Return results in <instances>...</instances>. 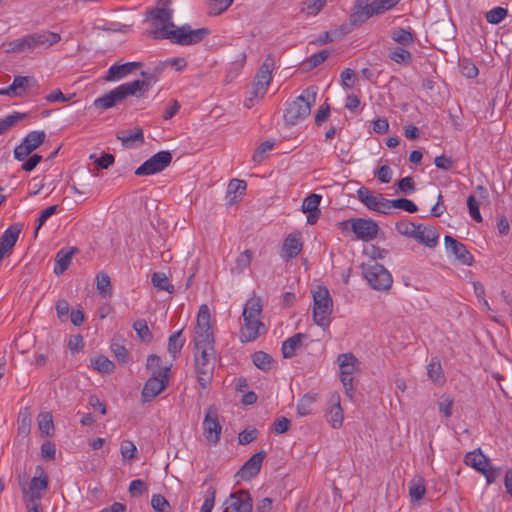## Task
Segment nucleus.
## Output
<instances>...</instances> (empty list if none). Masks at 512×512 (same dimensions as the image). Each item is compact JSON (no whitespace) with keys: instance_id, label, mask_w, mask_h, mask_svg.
I'll list each match as a JSON object with an SVG mask.
<instances>
[{"instance_id":"nucleus-1","label":"nucleus","mask_w":512,"mask_h":512,"mask_svg":"<svg viewBox=\"0 0 512 512\" xmlns=\"http://www.w3.org/2000/svg\"><path fill=\"white\" fill-rule=\"evenodd\" d=\"M170 0H158L157 6L150 9L147 16L154 21L151 34L155 39H169L172 43L187 46L200 43L210 33L207 28L193 30L189 25L176 27L172 22L173 10Z\"/></svg>"},{"instance_id":"nucleus-2","label":"nucleus","mask_w":512,"mask_h":512,"mask_svg":"<svg viewBox=\"0 0 512 512\" xmlns=\"http://www.w3.org/2000/svg\"><path fill=\"white\" fill-rule=\"evenodd\" d=\"M215 342H194V368L197 381L206 389L213 380L215 367Z\"/></svg>"},{"instance_id":"nucleus-3","label":"nucleus","mask_w":512,"mask_h":512,"mask_svg":"<svg viewBox=\"0 0 512 512\" xmlns=\"http://www.w3.org/2000/svg\"><path fill=\"white\" fill-rule=\"evenodd\" d=\"M318 88L307 87L300 96L287 104L284 112V121L287 125L293 126L310 115L311 107L316 102Z\"/></svg>"},{"instance_id":"nucleus-4","label":"nucleus","mask_w":512,"mask_h":512,"mask_svg":"<svg viewBox=\"0 0 512 512\" xmlns=\"http://www.w3.org/2000/svg\"><path fill=\"white\" fill-rule=\"evenodd\" d=\"M275 56L268 54L260 68L258 69L253 83L251 96L245 100V106L251 108L254 105L255 99L263 98L267 92V89L272 81V72L275 69Z\"/></svg>"},{"instance_id":"nucleus-5","label":"nucleus","mask_w":512,"mask_h":512,"mask_svg":"<svg viewBox=\"0 0 512 512\" xmlns=\"http://www.w3.org/2000/svg\"><path fill=\"white\" fill-rule=\"evenodd\" d=\"M400 0H356L350 21L353 25L364 23L373 15L393 8Z\"/></svg>"},{"instance_id":"nucleus-6","label":"nucleus","mask_w":512,"mask_h":512,"mask_svg":"<svg viewBox=\"0 0 512 512\" xmlns=\"http://www.w3.org/2000/svg\"><path fill=\"white\" fill-rule=\"evenodd\" d=\"M313 302V320L315 324L322 328L328 327L333 309V301L329 290L324 286H319L313 292Z\"/></svg>"},{"instance_id":"nucleus-7","label":"nucleus","mask_w":512,"mask_h":512,"mask_svg":"<svg viewBox=\"0 0 512 512\" xmlns=\"http://www.w3.org/2000/svg\"><path fill=\"white\" fill-rule=\"evenodd\" d=\"M139 84L137 82L123 83L108 93L96 98L93 105L102 110L110 109L122 103L127 97L135 96Z\"/></svg>"},{"instance_id":"nucleus-8","label":"nucleus","mask_w":512,"mask_h":512,"mask_svg":"<svg viewBox=\"0 0 512 512\" xmlns=\"http://www.w3.org/2000/svg\"><path fill=\"white\" fill-rule=\"evenodd\" d=\"M362 274L369 285L379 291L390 289L393 279L389 271L376 261H369L361 265Z\"/></svg>"},{"instance_id":"nucleus-9","label":"nucleus","mask_w":512,"mask_h":512,"mask_svg":"<svg viewBox=\"0 0 512 512\" xmlns=\"http://www.w3.org/2000/svg\"><path fill=\"white\" fill-rule=\"evenodd\" d=\"M349 225L356 238L366 242L376 238L379 231L377 223L371 219L353 218L339 223L343 230L347 229Z\"/></svg>"},{"instance_id":"nucleus-10","label":"nucleus","mask_w":512,"mask_h":512,"mask_svg":"<svg viewBox=\"0 0 512 512\" xmlns=\"http://www.w3.org/2000/svg\"><path fill=\"white\" fill-rule=\"evenodd\" d=\"M337 362L339 363L340 377L345 393L351 398L354 390V373L360 363L352 353H343L338 355Z\"/></svg>"},{"instance_id":"nucleus-11","label":"nucleus","mask_w":512,"mask_h":512,"mask_svg":"<svg viewBox=\"0 0 512 512\" xmlns=\"http://www.w3.org/2000/svg\"><path fill=\"white\" fill-rule=\"evenodd\" d=\"M49 477L42 466H37L35 476L31 479L28 488H23L25 501L41 502L43 494L47 491Z\"/></svg>"},{"instance_id":"nucleus-12","label":"nucleus","mask_w":512,"mask_h":512,"mask_svg":"<svg viewBox=\"0 0 512 512\" xmlns=\"http://www.w3.org/2000/svg\"><path fill=\"white\" fill-rule=\"evenodd\" d=\"M172 154L169 151H159L135 170L137 176H149L162 172L170 165Z\"/></svg>"},{"instance_id":"nucleus-13","label":"nucleus","mask_w":512,"mask_h":512,"mask_svg":"<svg viewBox=\"0 0 512 512\" xmlns=\"http://www.w3.org/2000/svg\"><path fill=\"white\" fill-rule=\"evenodd\" d=\"M169 370L170 368H166L162 372H157L154 376L151 375V377L146 381L141 393L143 402L152 401L168 386Z\"/></svg>"},{"instance_id":"nucleus-14","label":"nucleus","mask_w":512,"mask_h":512,"mask_svg":"<svg viewBox=\"0 0 512 512\" xmlns=\"http://www.w3.org/2000/svg\"><path fill=\"white\" fill-rule=\"evenodd\" d=\"M202 427L208 443L216 445L220 441L222 426L219 422L218 411L214 405L207 408Z\"/></svg>"},{"instance_id":"nucleus-15","label":"nucleus","mask_w":512,"mask_h":512,"mask_svg":"<svg viewBox=\"0 0 512 512\" xmlns=\"http://www.w3.org/2000/svg\"><path fill=\"white\" fill-rule=\"evenodd\" d=\"M224 511L229 512H252L253 499L248 490L240 489L232 492L223 503Z\"/></svg>"},{"instance_id":"nucleus-16","label":"nucleus","mask_w":512,"mask_h":512,"mask_svg":"<svg viewBox=\"0 0 512 512\" xmlns=\"http://www.w3.org/2000/svg\"><path fill=\"white\" fill-rule=\"evenodd\" d=\"M194 342H215L212 327L210 323V310L207 305L203 304L200 306L197 323L195 328Z\"/></svg>"},{"instance_id":"nucleus-17","label":"nucleus","mask_w":512,"mask_h":512,"mask_svg":"<svg viewBox=\"0 0 512 512\" xmlns=\"http://www.w3.org/2000/svg\"><path fill=\"white\" fill-rule=\"evenodd\" d=\"M34 87H38V83L33 76H15L10 86L0 89V95L21 97Z\"/></svg>"},{"instance_id":"nucleus-18","label":"nucleus","mask_w":512,"mask_h":512,"mask_svg":"<svg viewBox=\"0 0 512 512\" xmlns=\"http://www.w3.org/2000/svg\"><path fill=\"white\" fill-rule=\"evenodd\" d=\"M444 242L448 251L451 252L461 264L467 266L473 264L474 258L463 243L449 235L444 237Z\"/></svg>"},{"instance_id":"nucleus-19","label":"nucleus","mask_w":512,"mask_h":512,"mask_svg":"<svg viewBox=\"0 0 512 512\" xmlns=\"http://www.w3.org/2000/svg\"><path fill=\"white\" fill-rule=\"evenodd\" d=\"M266 457V451L260 450L252 455L237 472L242 479H250L257 476L261 470L262 462Z\"/></svg>"},{"instance_id":"nucleus-20","label":"nucleus","mask_w":512,"mask_h":512,"mask_svg":"<svg viewBox=\"0 0 512 512\" xmlns=\"http://www.w3.org/2000/svg\"><path fill=\"white\" fill-rule=\"evenodd\" d=\"M243 321L239 336L242 343L254 341L258 336L266 332L265 325L260 319H247Z\"/></svg>"},{"instance_id":"nucleus-21","label":"nucleus","mask_w":512,"mask_h":512,"mask_svg":"<svg viewBox=\"0 0 512 512\" xmlns=\"http://www.w3.org/2000/svg\"><path fill=\"white\" fill-rule=\"evenodd\" d=\"M28 36V49L33 50L39 47L48 48L51 45L58 43L61 39L58 33L43 31L40 33H32Z\"/></svg>"},{"instance_id":"nucleus-22","label":"nucleus","mask_w":512,"mask_h":512,"mask_svg":"<svg viewBox=\"0 0 512 512\" xmlns=\"http://www.w3.org/2000/svg\"><path fill=\"white\" fill-rule=\"evenodd\" d=\"M412 238L422 245L434 248L438 243L439 233L432 226L418 224Z\"/></svg>"},{"instance_id":"nucleus-23","label":"nucleus","mask_w":512,"mask_h":512,"mask_svg":"<svg viewBox=\"0 0 512 512\" xmlns=\"http://www.w3.org/2000/svg\"><path fill=\"white\" fill-rule=\"evenodd\" d=\"M142 64L140 62H127L124 64H113L103 77L105 81H119L131 74L134 70L139 68Z\"/></svg>"},{"instance_id":"nucleus-24","label":"nucleus","mask_w":512,"mask_h":512,"mask_svg":"<svg viewBox=\"0 0 512 512\" xmlns=\"http://www.w3.org/2000/svg\"><path fill=\"white\" fill-rule=\"evenodd\" d=\"M303 247L300 233L289 234L283 242L281 257L285 260L295 258L299 255Z\"/></svg>"},{"instance_id":"nucleus-25","label":"nucleus","mask_w":512,"mask_h":512,"mask_svg":"<svg viewBox=\"0 0 512 512\" xmlns=\"http://www.w3.org/2000/svg\"><path fill=\"white\" fill-rule=\"evenodd\" d=\"M329 405V409L326 413L327 422L331 425L332 428L338 429L342 426L344 418L343 410L340 405L339 394L331 395Z\"/></svg>"},{"instance_id":"nucleus-26","label":"nucleus","mask_w":512,"mask_h":512,"mask_svg":"<svg viewBox=\"0 0 512 512\" xmlns=\"http://www.w3.org/2000/svg\"><path fill=\"white\" fill-rule=\"evenodd\" d=\"M116 138L121 141L122 145L127 148L134 147L135 142L144 143L143 130L140 127L134 128L132 131H118Z\"/></svg>"},{"instance_id":"nucleus-27","label":"nucleus","mask_w":512,"mask_h":512,"mask_svg":"<svg viewBox=\"0 0 512 512\" xmlns=\"http://www.w3.org/2000/svg\"><path fill=\"white\" fill-rule=\"evenodd\" d=\"M307 335L304 333H296L293 336L286 339L282 344V355L284 358L289 359L295 356L296 350L300 348L301 343Z\"/></svg>"},{"instance_id":"nucleus-28","label":"nucleus","mask_w":512,"mask_h":512,"mask_svg":"<svg viewBox=\"0 0 512 512\" xmlns=\"http://www.w3.org/2000/svg\"><path fill=\"white\" fill-rule=\"evenodd\" d=\"M21 230L22 225L20 224H13L9 226L0 238V247L11 251L18 240Z\"/></svg>"},{"instance_id":"nucleus-29","label":"nucleus","mask_w":512,"mask_h":512,"mask_svg":"<svg viewBox=\"0 0 512 512\" xmlns=\"http://www.w3.org/2000/svg\"><path fill=\"white\" fill-rule=\"evenodd\" d=\"M161 70V68L156 67L152 73L146 71L141 72L143 79L133 81L139 84L138 90L135 93V97H143L145 95L152 83L157 81V75L161 72Z\"/></svg>"},{"instance_id":"nucleus-30","label":"nucleus","mask_w":512,"mask_h":512,"mask_svg":"<svg viewBox=\"0 0 512 512\" xmlns=\"http://www.w3.org/2000/svg\"><path fill=\"white\" fill-rule=\"evenodd\" d=\"M76 248L61 249L58 251L55 259L54 273L56 275L63 274L69 267L73 254Z\"/></svg>"},{"instance_id":"nucleus-31","label":"nucleus","mask_w":512,"mask_h":512,"mask_svg":"<svg viewBox=\"0 0 512 512\" xmlns=\"http://www.w3.org/2000/svg\"><path fill=\"white\" fill-rule=\"evenodd\" d=\"M358 199L372 211H377L382 196H374L372 192L365 187H361L357 191Z\"/></svg>"},{"instance_id":"nucleus-32","label":"nucleus","mask_w":512,"mask_h":512,"mask_svg":"<svg viewBox=\"0 0 512 512\" xmlns=\"http://www.w3.org/2000/svg\"><path fill=\"white\" fill-rule=\"evenodd\" d=\"M465 463L477 471L481 472L489 464L488 458L481 452L480 449L469 452L465 456Z\"/></svg>"},{"instance_id":"nucleus-33","label":"nucleus","mask_w":512,"mask_h":512,"mask_svg":"<svg viewBox=\"0 0 512 512\" xmlns=\"http://www.w3.org/2000/svg\"><path fill=\"white\" fill-rule=\"evenodd\" d=\"M27 117L28 113L13 112L12 114L7 115L5 118L0 119V135L4 134L11 127L26 119Z\"/></svg>"},{"instance_id":"nucleus-34","label":"nucleus","mask_w":512,"mask_h":512,"mask_svg":"<svg viewBox=\"0 0 512 512\" xmlns=\"http://www.w3.org/2000/svg\"><path fill=\"white\" fill-rule=\"evenodd\" d=\"M262 311V306L259 299H250L247 301L242 317L243 320L247 319H259Z\"/></svg>"},{"instance_id":"nucleus-35","label":"nucleus","mask_w":512,"mask_h":512,"mask_svg":"<svg viewBox=\"0 0 512 512\" xmlns=\"http://www.w3.org/2000/svg\"><path fill=\"white\" fill-rule=\"evenodd\" d=\"M96 288L98 293L103 297H110L112 295V285L110 277L103 272L96 275Z\"/></svg>"},{"instance_id":"nucleus-36","label":"nucleus","mask_w":512,"mask_h":512,"mask_svg":"<svg viewBox=\"0 0 512 512\" xmlns=\"http://www.w3.org/2000/svg\"><path fill=\"white\" fill-rule=\"evenodd\" d=\"M391 38L402 46H408L414 42V35L411 31L404 28H394L391 32Z\"/></svg>"},{"instance_id":"nucleus-37","label":"nucleus","mask_w":512,"mask_h":512,"mask_svg":"<svg viewBox=\"0 0 512 512\" xmlns=\"http://www.w3.org/2000/svg\"><path fill=\"white\" fill-rule=\"evenodd\" d=\"M254 365L262 371H269L272 366L273 358L264 351H257L252 355Z\"/></svg>"},{"instance_id":"nucleus-38","label":"nucleus","mask_w":512,"mask_h":512,"mask_svg":"<svg viewBox=\"0 0 512 512\" xmlns=\"http://www.w3.org/2000/svg\"><path fill=\"white\" fill-rule=\"evenodd\" d=\"M45 138L44 131H31L24 137L23 142L33 152L45 141Z\"/></svg>"},{"instance_id":"nucleus-39","label":"nucleus","mask_w":512,"mask_h":512,"mask_svg":"<svg viewBox=\"0 0 512 512\" xmlns=\"http://www.w3.org/2000/svg\"><path fill=\"white\" fill-rule=\"evenodd\" d=\"M151 282L158 290L167 291L172 293L174 286L170 284L168 277L163 272H155L152 274Z\"/></svg>"},{"instance_id":"nucleus-40","label":"nucleus","mask_w":512,"mask_h":512,"mask_svg":"<svg viewBox=\"0 0 512 512\" xmlns=\"http://www.w3.org/2000/svg\"><path fill=\"white\" fill-rule=\"evenodd\" d=\"M91 365L100 373H111L115 368L114 363L103 355L92 358Z\"/></svg>"},{"instance_id":"nucleus-41","label":"nucleus","mask_w":512,"mask_h":512,"mask_svg":"<svg viewBox=\"0 0 512 512\" xmlns=\"http://www.w3.org/2000/svg\"><path fill=\"white\" fill-rule=\"evenodd\" d=\"M182 330L174 332L168 339V352L175 358L181 351L185 340L181 338Z\"/></svg>"},{"instance_id":"nucleus-42","label":"nucleus","mask_w":512,"mask_h":512,"mask_svg":"<svg viewBox=\"0 0 512 512\" xmlns=\"http://www.w3.org/2000/svg\"><path fill=\"white\" fill-rule=\"evenodd\" d=\"M31 428V415L28 408H24L19 413L18 433L22 436H28Z\"/></svg>"},{"instance_id":"nucleus-43","label":"nucleus","mask_w":512,"mask_h":512,"mask_svg":"<svg viewBox=\"0 0 512 512\" xmlns=\"http://www.w3.org/2000/svg\"><path fill=\"white\" fill-rule=\"evenodd\" d=\"M133 328L138 337L144 342H150L153 335L144 319H138L134 322Z\"/></svg>"},{"instance_id":"nucleus-44","label":"nucleus","mask_w":512,"mask_h":512,"mask_svg":"<svg viewBox=\"0 0 512 512\" xmlns=\"http://www.w3.org/2000/svg\"><path fill=\"white\" fill-rule=\"evenodd\" d=\"M316 401L315 395L306 394L304 395L299 403L297 404V413L300 416H306L311 414L312 412V405Z\"/></svg>"},{"instance_id":"nucleus-45","label":"nucleus","mask_w":512,"mask_h":512,"mask_svg":"<svg viewBox=\"0 0 512 512\" xmlns=\"http://www.w3.org/2000/svg\"><path fill=\"white\" fill-rule=\"evenodd\" d=\"M390 59L398 64H410L412 62V54L401 47H397L390 52Z\"/></svg>"},{"instance_id":"nucleus-46","label":"nucleus","mask_w":512,"mask_h":512,"mask_svg":"<svg viewBox=\"0 0 512 512\" xmlns=\"http://www.w3.org/2000/svg\"><path fill=\"white\" fill-rule=\"evenodd\" d=\"M508 15V10L503 7H494L486 12V20L490 24H499Z\"/></svg>"},{"instance_id":"nucleus-47","label":"nucleus","mask_w":512,"mask_h":512,"mask_svg":"<svg viewBox=\"0 0 512 512\" xmlns=\"http://www.w3.org/2000/svg\"><path fill=\"white\" fill-rule=\"evenodd\" d=\"M330 55V52L328 50H321L318 53L313 54L310 56L306 61L303 63L306 67V70H312L315 67L322 64Z\"/></svg>"},{"instance_id":"nucleus-48","label":"nucleus","mask_w":512,"mask_h":512,"mask_svg":"<svg viewBox=\"0 0 512 512\" xmlns=\"http://www.w3.org/2000/svg\"><path fill=\"white\" fill-rule=\"evenodd\" d=\"M429 378L436 384L444 382V375L441 364L439 362H431L427 367Z\"/></svg>"},{"instance_id":"nucleus-49","label":"nucleus","mask_w":512,"mask_h":512,"mask_svg":"<svg viewBox=\"0 0 512 512\" xmlns=\"http://www.w3.org/2000/svg\"><path fill=\"white\" fill-rule=\"evenodd\" d=\"M232 2L233 0H210L208 12L210 15H220L230 7Z\"/></svg>"},{"instance_id":"nucleus-50","label":"nucleus","mask_w":512,"mask_h":512,"mask_svg":"<svg viewBox=\"0 0 512 512\" xmlns=\"http://www.w3.org/2000/svg\"><path fill=\"white\" fill-rule=\"evenodd\" d=\"M321 199H322V197L318 194L313 193V194L309 195L308 197H306L303 200L302 211L304 213L320 211L319 204H320Z\"/></svg>"},{"instance_id":"nucleus-51","label":"nucleus","mask_w":512,"mask_h":512,"mask_svg":"<svg viewBox=\"0 0 512 512\" xmlns=\"http://www.w3.org/2000/svg\"><path fill=\"white\" fill-rule=\"evenodd\" d=\"M252 261V252L251 250H245L240 253L236 259V265L233 268V272L241 273L245 268H247Z\"/></svg>"},{"instance_id":"nucleus-52","label":"nucleus","mask_w":512,"mask_h":512,"mask_svg":"<svg viewBox=\"0 0 512 512\" xmlns=\"http://www.w3.org/2000/svg\"><path fill=\"white\" fill-rule=\"evenodd\" d=\"M151 506L156 512H170L171 505L161 494H154L151 498Z\"/></svg>"},{"instance_id":"nucleus-53","label":"nucleus","mask_w":512,"mask_h":512,"mask_svg":"<svg viewBox=\"0 0 512 512\" xmlns=\"http://www.w3.org/2000/svg\"><path fill=\"white\" fill-rule=\"evenodd\" d=\"M417 225L418 224L408 220H401L396 223L395 229L399 234L412 238L414 231L417 229Z\"/></svg>"},{"instance_id":"nucleus-54","label":"nucleus","mask_w":512,"mask_h":512,"mask_svg":"<svg viewBox=\"0 0 512 512\" xmlns=\"http://www.w3.org/2000/svg\"><path fill=\"white\" fill-rule=\"evenodd\" d=\"M426 492V487L422 480L411 482L409 486V494L413 501L422 499Z\"/></svg>"},{"instance_id":"nucleus-55","label":"nucleus","mask_w":512,"mask_h":512,"mask_svg":"<svg viewBox=\"0 0 512 512\" xmlns=\"http://www.w3.org/2000/svg\"><path fill=\"white\" fill-rule=\"evenodd\" d=\"M391 203L394 208L402 209L408 213H415L418 211L417 205L413 201L406 198L394 199Z\"/></svg>"},{"instance_id":"nucleus-56","label":"nucleus","mask_w":512,"mask_h":512,"mask_svg":"<svg viewBox=\"0 0 512 512\" xmlns=\"http://www.w3.org/2000/svg\"><path fill=\"white\" fill-rule=\"evenodd\" d=\"M38 425H39V429L42 433L49 435L50 431L54 429V424H53L51 414L50 413L40 414L38 417Z\"/></svg>"},{"instance_id":"nucleus-57","label":"nucleus","mask_w":512,"mask_h":512,"mask_svg":"<svg viewBox=\"0 0 512 512\" xmlns=\"http://www.w3.org/2000/svg\"><path fill=\"white\" fill-rule=\"evenodd\" d=\"M111 350L119 363L125 364L128 362L129 353L124 345L119 343H112Z\"/></svg>"},{"instance_id":"nucleus-58","label":"nucleus","mask_w":512,"mask_h":512,"mask_svg":"<svg viewBox=\"0 0 512 512\" xmlns=\"http://www.w3.org/2000/svg\"><path fill=\"white\" fill-rule=\"evenodd\" d=\"M467 206L469 210V214L471 218L480 223L482 222V216L480 214L479 210V202L476 200V198L473 195H470L467 199Z\"/></svg>"},{"instance_id":"nucleus-59","label":"nucleus","mask_w":512,"mask_h":512,"mask_svg":"<svg viewBox=\"0 0 512 512\" xmlns=\"http://www.w3.org/2000/svg\"><path fill=\"white\" fill-rule=\"evenodd\" d=\"M258 430L256 428H247L239 433L238 435V443L240 445H247L258 437Z\"/></svg>"},{"instance_id":"nucleus-60","label":"nucleus","mask_w":512,"mask_h":512,"mask_svg":"<svg viewBox=\"0 0 512 512\" xmlns=\"http://www.w3.org/2000/svg\"><path fill=\"white\" fill-rule=\"evenodd\" d=\"M246 187H247V185L244 180H240V179L230 180L228 187H227V197H229L232 194H236V193L243 195L246 190Z\"/></svg>"},{"instance_id":"nucleus-61","label":"nucleus","mask_w":512,"mask_h":512,"mask_svg":"<svg viewBox=\"0 0 512 512\" xmlns=\"http://www.w3.org/2000/svg\"><path fill=\"white\" fill-rule=\"evenodd\" d=\"M57 209H58V205H52V206L47 207L46 209H44L40 213V215H39V217L37 219V226H36V229H35V236L37 235L39 229L45 224L47 219L57 212Z\"/></svg>"},{"instance_id":"nucleus-62","label":"nucleus","mask_w":512,"mask_h":512,"mask_svg":"<svg viewBox=\"0 0 512 512\" xmlns=\"http://www.w3.org/2000/svg\"><path fill=\"white\" fill-rule=\"evenodd\" d=\"M146 366L149 370L152 371V376H154L157 372L164 371L167 368L161 366V358L156 354L148 356Z\"/></svg>"},{"instance_id":"nucleus-63","label":"nucleus","mask_w":512,"mask_h":512,"mask_svg":"<svg viewBox=\"0 0 512 512\" xmlns=\"http://www.w3.org/2000/svg\"><path fill=\"white\" fill-rule=\"evenodd\" d=\"M146 491L147 486L145 482L140 479L133 480L129 485V493L133 498L141 496Z\"/></svg>"},{"instance_id":"nucleus-64","label":"nucleus","mask_w":512,"mask_h":512,"mask_svg":"<svg viewBox=\"0 0 512 512\" xmlns=\"http://www.w3.org/2000/svg\"><path fill=\"white\" fill-rule=\"evenodd\" d=\"M462 74L467 78H474L478 75V68L476 65L469 60H462L460 63Z\"/></svg>"}]
</instances>
